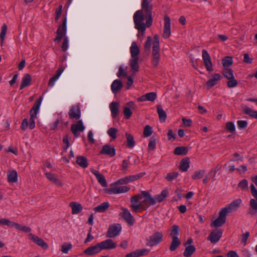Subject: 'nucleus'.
I'll return each instance as SVG.
<instances>
[{"mask_svg":"<svg viewBox=\"0 0 257 257\" xmlns=\"http://www.w3.org/2000/svg\"><path fill=\"white\" fill-rule=\"evenodd\" d=\"M131 208L133 211L146 210L151 205H155V201L149 191H143L131 198Z\"/></svg>","mask_w":257,"mask_h":257,"instance_id":"nucleus-1","label":"nucleus"},{"mask_svg":"<svg viewBox=\"0 0 257 257\" xmlns=\"http://www.w3.org/2000/svg\"><path fill=\"white\" fill-rule=\"evenodd\" d=\"M135 28L138 30L139 34L143 36L145 33L147 28L150 27L153 23V20L146 19V23L144 22L145 17L142 10H138L135 12L133 16Z\"/></svg>","mask_w":257,"mask_h":257,"instance_id":"nucleus-2","label":"nucleus"},{"mask_svg":"<svg viewBox=\"0 0 257 257\" xmlns=\"http://www.w3.org/2000/svg\"><path fill=\"white\" fill-rule=\"evenodd\" d=\"M42 99L43 98L42 96L40 97L39 99L35 102V104L30 110L31 116L28 124L31 130L33 129L35 127L34 118L36 117V115L39 111L40 106L42 101Z\"/></svg>","mask_w":257,"mask_h":257,"instance_id":"nucleus-3","label":"nucleus"},{"mask_svg":"<svg viewBox=\"0 0 257 257\" xmlns=\"http://www.w3.org/2000/svg\"><path fill=\"white\" fill-rule=\"evenodd\" d=\"M163 233L161 231H156L146 239V245L153 247L159 244L163 240Z\"/></svg>","mask_w":257,"mask_h":257,"instance_id":"nucleus-4","label":"nucleus"},{"mask_svg":"<svg viewBox=\"0 0 257 257\" xmlns=\"http://www.w3.org/2000/svg\"><path fill=\"white\" fill-rule=\"evenodd\" d=\"M152 44L153 48H160L159 36L155 35L154 37V41L152 42L151 37L149 36L145 42L144 48L145 51L150 52Z\"/></svg>","mask_w":257,"mask_h":257,"instance_id":"nucleus-5","label":"nucleus"},{"mask_svg":"<svg viewBox=\"0 0 257 257\" xmlns=\"http://www.w3.org/2000/svg\"><path fill=\"white\" fill-rule=\"evenodd\" d=\"M142 11L143 10L146 14V19L152 20V8L153 6L151 4V0H143L142 3Z\"/></svg>","mask_w":257,"mask_h":257,"instance_id":"nucleus-6","label":"nucleus"},{"mask_svg":"<svg viewBox=\"0 0 257 257\" xmlns=\"http://www.w3.org/2000/svg\"><path fill=\"white\" fill-rule=\"evenodd\" d=\"M227 213L222 209L219 212V216L213 222H211L210 225L211 227H220L223 225L226 219Z\"/></svg>","mask_w":257,"mask_h":257,"instance_id":"nucleus-7","label":"nucleus"},{"mask_svg":"<svg viewBox=\"0 0 257 257\" xmlns=\"http://www.w3.org/2000/svg\"><path fill=\"white\" fill-rule=\"evenodd\" d=\"M241 202L242 201L241 199H236L226 207L222 208V209L227 214L235 211L239 207Z\"/></svg>","mask_w":257,"mask_h":257,"instance_id":"nucleus-8","label":"nucleus"},{"mask_svg":"<svg viewBox=\"0 0 257 257\" xmlns=\"http://www.w3.org/2000/svg\"><path fill=\"white\" fill-rule=\"evenodd\" d=\"M66 18H65L61 25L59 26L57 30V36L54 39L55 42H60L63 36H65L66 33Z\"/></svg>","mask_w":257,"mask_h":257,"instance_id":"nucleus-9","label":"nucleus"},{"mask_svg":"<svg viewBox=\"0 0 257 257\" xmlns=\"http://www.w3.org/2000/svg\"><path fill=\"white\" fill-rule=\"evenodd\" d=\"M202 59L206 69L208 71H212L213 70V66L211 57L206 50H202Z\"/></svg>","mask_w":257,"mask_h":257,"instance_id":"nucleus-10","label":"nucleus"},{"mask_svg":"<svg viewBox=\"0 0 257 257\" xmlns=\"http://www.w3.org/2000/svg\"><path fill=\"white\" fill-rule=\"evenodd\" d=\"M171 35V20L169 16H165L164 18V26L163 29V37L168 38Z\"/></svg>","mask_w":257,"mask_h":257,"instance_id":"nucleus-11","label":"nucleus"},{"mask_svg":"<svg viewBox=\"0 0 257 257\" xmlns=\"http://www.w3.org/2000/svg\"><path fill=\"white\" fill-rule=\"evenodd\" d=\"M161 58L160 48H152L151 63L154 67H157Z\"/></svg>","mask_w":257,"mask_h":257,"instance_id":"nucleus-12","label":"nucleus"},{"mask_svg":"<svg viewBox=\"0 0 257 257\" xmlns=\"http://www.w3.org/2000/svg\"><path fill=\"white\" fill-rule=\"evenodd\" d=\"M122 211L120 213V215L126 221V222L131 225H133L134 223V219L131 214L130 211L125 208L121 209Z\"/></svg>","mask_w":257,"mask_h":257,"instance_id":"nucleus-13","label":"nucleus"},{"mask_svg":"<svg viewBox=\"0 0 257 257\" xmlns=\"http://www.w3.org/2000/svg\"><path fill=\"white\" fill-rule=\"evenodd\" d=\"M121 228V226L118 224L110 226L107 231V237L112 238L117 236L119 234Z\"/></svg>","mask_w":257,"mask_h":257,"instance_id":"nucleus-14","label":"nucleus"},{"mask_svg":"<svg viewBox=\"0 0 257 257\" xmlns=\"http://www.w3.org/2000/svg\"><path fill=\"white\" fill-rule=\"evenodd\" d=\"M29 236L33 242L41 246L43 249H47L48 248V244L42 238L32 233H30Z\"/></svg>","mask_w":257,"mask_h":257,"instance_id":"nucleus-15","label":"nucleus"},{"mask_svg":"<svg viewBox=\"0 0 257 257\" xmlns=\"http://www.w3.org/2000/svg\"><path fill=\"white\" fill-rule=\"evenodd\" d=\"M222 234V231L220 230L213 231L208 236L207 239L212 243H216L219 240Z\"/></svg>","mask_w":257,"mask_h":257,"instance_id":"nucleus-16","label":"nucleus"},{"mask_svg":"<svg viewBox=\"0 0 257 257\" xmlns=\"http://www.w3.org/2000/svg\"><path fill=\"white\" fill-rule=\"evenodd\" d=\"M101 250L99 243H98L94 246H91L87 248L84 251V253L87 255L92 256L100 252Z\"/></svg>","mask_w":257,"mask_h":257,"instance_id":"nucleus-17","label":"nucleus"},{"mask_svg":"<svg viewBox=\"0 0 257 257\" xmlns=\"http://www.w3.org/2000/svg\"><path fill=\"white\" fill-rule=\"evenodd\" d=\"M68 114L70 118L79 119L81 116L79 106L77 105H73L70 109Z\"/></svg>","mask_w":257,"mask_h":257,"instance_id":"nucleus-18","label":"nucleus"},{"mask_svg":"<svg viewBox=\"0 0 257 257\" xmlns=\"http://www.w3.org/2000/svg\"><path fill=\"white\" fill-rule=\"evenodd\" d=\"M130 190L129 187L124 186L121 187H112L107 190V193L109 194H119L125 193Z\"/></svg>","mask_w":257,"mask_h":257,"instance_id":"nucleus-19","label":"nucleus"},{"mask_svg":"<svg viewBox=\"0 0 257 257\" xmlns=\"http://www.w3.org/2000/svg\"><path fill=\"white\" fill-rule=\"evenodd\" d=\"M71 130L74 135L77 137L79 136L78 132H83L84 130V126L83 125L82 120H78L76 124L71 125Z\"/></svg>","mask_w":257,"mask_h":257,"instance_id":"nucleus-20","label":"nucleus"},{"mask_svg":"<svg viewBox=\"0 0 257 257\" xmlns=\"http://www.w3.org/2000/svg\"><path fill=\"white\" fill-rule=\"evenodd\" d=\"M99 245L101 250L113 249L116 246V243L110 239H108L99 242Z\"/></svg>","mask_w":257,"mask_h":257,"instance_id":"nucleus-21","label":"nucleus"},{"mask_svg":"<svg viewBox=\"0 0 257 257\" xmlns=\"http://www.w3.org/2000/svg\"><path fill=\"white\" fill-rule=\"evenodd\" d=\"M91 172L96 177L98 182L102 187H106L107 186L105 177L102 174L93 169H91Z\"/></svg>","mask_w":257,"mask_h":257,"instance_id":"nucleus-22","label":"nucleus"},{"mask_svg":"<svg viewBox=\"0 0 257 257\" xmlns=\"http://www.w3.org/2000/svg\"><path fill=\"white\" fill-rule=\"evenodd\" d=\"M149 252V250L145 248L137 249L126 254L125 257H140L148 254Z\"/></svg>","mask_w":257,"mask_h":257,"instance_id":"nucleus-23","label":"nucleus"},{"mask_svg":"<svg viewBox=\"0 0 257 257\" xmlns=\"http://www.w3.org/2000/svg\"><path fill=\"white\" fill-rule=\"evenodd\" d=\"M100 153L113 157L115 155V149L110 145H106L103 146Z\"/></svg>","mask_w":257,"mask_h":257,"instance_id":"nucleus-24","label":"nucleus"},{"mask_svg":"<svg viewBox=\"0 0 257 257\" xmlns=\"http://www.w3.org/2000/svg\"><path fill=\"white\" fill-rule=\"evenodd\" d=\"M44 171L45 172V175L46 178L51 182L54 183L56 185L59 187H62L63 183L60 180L58 179L55 176L54 174L48 172L46 168L44 169Z\"/></svg>","mask_w":257,"mask_h":257,"instance_id":"nucleus-25","label":"nucleus"},{"mask_svg":"<svg viewBox=\"0 0 257 257\" xmlns=\"http://www.w3.org/2000/svg\"><path fill=\"white\" fill-rule=\"evenodd\" d=\"M221 76L219 74H214L212 75L211 78L209 79L206 84L208 88H210L214 86L218 81L221 79Z\"/></svg>","mask_w":257,"mask_h":257,"instance_id":"nucleus-26","label":"nucleus"},{"mask_svg":"<svg viewBox=\"0 0 257 257\" xmlns=\"http://www.w3.org/2000/svg\"><path fill=\"white\" fill-rule=\"evenodd\" d=\"M157 98V94L155 92H152L147 93L137 99L139 101H154Z\"/></svg>","mask_w":257,"mask_h":257,"instance_id":"nucleus-27","label":"nucleus"},{"mask_svg":"<svg viewBox=\"0 0 257 257\" xmlns=\"http://www.w3.org/2000/svg\"><path fill=\"white\" fill-rule=\"evenodd\" d=\"M64 70V68L63 67H60L59 68V69L57 70L56 73L55 75H54L49 81L48 82V86L52 87L56 82V81L59 78L60 76L61 75L62 72H63Z\"/></svg>","mask_w":257,"mask_h":257,"instance_id":"nucleus-28","label":"nucleus"},{"mask_svg":"<svg viewBox=\"0 0 257 257\" xmlns=\"http://www.w3.org/2000/svg\"><path fill=\"white\" fill-rule=\"evenodd\" d=\"M119 104L117 102H112L109 104V108L111 111L112 117L114 118H116L119 112Z\"/></svg>","mask_w":257,"mask_h":257,"instance_id":"nucleus-29","label":"nucleus"},{"mask_svg":"<svg viewBox=\"0 0 257 257\" xmlns=\"http://www.w3.org/2000/svg\"><path fill=\"white\" fill-rule=\"evenodd\" d=\"M123 85L120 80L116 79L113 81L111 85V89L113 93H116L122 87Z\"/></svg>","mask_w":257,"mask_h":257,"instance_id":"nucleus-30","label":"nucleus"},{"mask_svg":"<svg viewBox=\"0 0 257 257\" xmlns=\"http://www.w3.org/2000/svg\"><path fill=\"white\" fill-rule=\"evenodd\" d=\"M130 52L132 58H138V56L140 53V49L136 42L132 43L130 47Z\"/></svg>","mask_w":257,"mask_h":257,"instance_id":"nucleus-31","label":"nucleus"},{"mask_svg":"<svg viewBox=\"0 0 257 257\" xmlns=\"http://www.w3.org/2000/svg\"><path fill=\"white\" fill-rule=\"evenodd\" d=\"M168 191L166 189L163 190L160 194L153 197V199L155 201V204L157 202L160 203L163 201L168 196Z\"/></svg>","mask_w":257,"mask_h":257,"instance_id":"nucleus-32","label":"nucleus"},{"mask_svg":"<svg viewBox=\"0 0 257 257\" xmlns=\"http://www.w3.org/2000/svg\"><path fill=\"white\" fill-rule=\"evenodd\" d=\"M250 208L248 210V213L251 215H255L257 214V201L254 199H251L249 202Z\"/></svg>","mask_w":257,"mask_h":257,"instance_id":"nucleus-33","label":"nucleus"},{"mask_svg":"<svg viewBox=\"0 0 257 257\" xmlns=\"http://www.w3.org/2000/svg\"><path fill=\"white\" fill-rule=\"evenodd\" d=\"M72 208V213L73 214H78L82 210L81 205L76 202H72L69 204Z\"/></svg>","mask_w":257,"mask_h":257,"instance_id":"nucleus-34","label":"nucleus"},{"mask_svg":"<svg viewBox=\"0 0 257 257\" xmlns=\"http://www.w3.org/2000/svg\"><path fill=\"white\" fill-rule=\"evenodd\" d=\"M139 58H132L130 60V65L131 70L135 73L139 71Z\"/></svg>","mask_w":257,"mask_h":257,"instance_id":"nucleus-35","label":"nucleus"},{"mask_svg":"<svg viewBox=\"0 0 257 257\" xmlns=\"http://www.w3.org/2000/svg\"><path fill=\"white\" fill-rule=\"evenodd\" d=\"M31 81V76L29 74H25L22 78L20 89L30 85Z\"/></svg>","mask_w":257,"mask_h":257,"instance_id":"nucleus-36","label":"nucleus"},{"mask_svg":"<svg viewBox=\"0 0 257 257\" xmlns=\"http://www.w3.org/2000/svg\"><path fill=\"white\" fill-rule=\"evenodd\" d=\"M190 160L188 158H185L182 159L180 162L179 167L180 170L182 172H186L189 168Z\"/></svg>","mask_w":257,"mask_h":257,"instance_id":"nucleus-37","label":"nucleus"},{"mask_svg":"<svg viewBox=\"0 0 257 257\" xmlns=\"http://www.w3.org/2000/svg\"><path fill=\"white\" fill-rule=\"evenodd\" d=\"M157 112L158 113L159 119L161 122H164L167 117V114L165 111L163 110L161 105H158L157 106Z\"/></svg>","mask_w":257,"mask_h":257,"instance_id":"nucleus-38","label":"nucleus"},{"mask_svg":"<svg viewBox=\"0 0 257 257\" xmlns=\"http://www.w3.org/2000/svg\"><path fill=\"white\" fill-rule=\"evenodd\" d=\"M76 163L81 167L85 168L88 166V163L87 159L83 156H78L76 159Z\"/></svg>","mask_w":257,"mask_h":257,"instance_id":"nucleus-39","label":"nucleus"},{"mask_svg":"<svg viewBox=\"0 0 257 257\" xmlns=\"http://www.w3.org/2000/svg\"><path fill=\"white\" fill-rule=\"evenodd\" d=\"M109 204L108 202H103L94 207L93 210L96 212H103L109 207Z\"/></svg>","mask_w":257,"mask_h":257,"instance_id":"nucleus-40","label":"nucleus"},{"mask_svg":"<svg viewBox=\"0 0 257 257\" xmlns=\"http://www.w3.org/2000/svg\"><path fill=\"white\" fill-rule=\"evenodd\" d=\"M125 137L126 138L127 147L132 148L134 147L135 142L134 141L133 136L130 133H126Z\"/></svg>","mask_w":257,"mask_h":257,"instance_id":"nucleus-41","label":"nucleus"},{"mask_svg":"<svg viewBox=\"0 0 257 257\" xmlns=\"http://www.w3.org/2000/svg\"><path fill=\"white\" fill-rule=\"evenodd\" d=\"M195 247L193 245H189L186 246L183 252L184 256L185 257H190L195 251Z\"/></svg>","mask_w":257,"mask_h":257,"instance_id":"nucleus-42","label":"nucleus"},{"mask_svg":"<svg viewBox=\"0 0 257 257\" xmlns=\"http://www.w3.org/2000/svg\"><path fill=\"white\" fill-rule=\"evenodd\" d=\"M180 244L181 241L179 238H172V240L169 247L170 251H174Z\"/></svg>","mask_w":257,"mask_h":257,"instance_id":"nucleus-43","label":"nucleus"},{"mask_svg":"<svg viewBox=\"0 0 257 257\" xmlns=\"http://www.w3.org/2000/svg\"><path fill=\"white\" fill-rule=\"evenodd\" d=\"M8 181L11 183L17 181V173L16 171H13L8 173Z\"/></svg>","mask_w":257,"mask_h":257,"instance_id":"nucleus-44","label":"nucleus"},{"mask_svg":"<svg viewBox=\"0 0 257 257\" xmlns=\"http://www.w3.org/2000/svg\"><path fill=\"white\" fill-rule=\"evenodd\" d=\"M205 173V171L204 170L196 171L192 176V179L193 180L200 179L204 177Z\"/></svg>","mask_w":257,"mask_h":257,"instance_id":"nucleus-45","label":"nucleus"},{"mask_svg":"<svg viewBox=\"0 0 257 257\" xmlns=\"http://www.w3.org/2000/svg\"><path fill=\"white\" fill-rule=\"evenodd\" d=\"M188 149L185 147H179L175 148L174 154L177 155H185L187 153Z\"/></svg>","mask_w":257,"mask_h":257,"instance_id":"nucleus-46","label":"nucleus"},{"mask_svg":"<svg viewBox=\"0 0 257 257\" xmlns=\"http://www.w3.org/2000/svg\"><path fill=\"white\" fill-rule=\"evenodd\" d=\"M222 74L225 78L228 79L234 78L233 72L229 68H224V70L222 71Z\"/></svg>","mask_w":257,"mask_h":257,"instance_id":"nucleus-47","label":"nucleus"},{"mask_svg":"<svg viewBox=\"0 0 257 257\" xmlns=\"http://www.w3.org/2000/svg\"><path fill=\"white\" fill-rule=\"evenodd\" d=\"M232 58L226 56L222 60V65L224 68H228L232 64Z\"/></svg>","mask_w":257,"mask_h":257,"instance_id":"nucleus-48","label":"nucleus"},{"mask_svg":"<svg viewBox=\"0 0 257 257\" xmlns=\"http://www.w3.org/2000/svg\"><path fill=\"white\" fill-rule=\"evenodd\" d=\"M179 235V226L176 225H174L172 226L171 232L170 235L172 238H178V235Z\"/></svg>","mask_w":257,"mask_h":257,"instance_id":"nucleus-49","label":"nucleus"},{"mask_svg":"<svg viewBox=\"0 0 257 257\" xmlns=\"http://www.w3.org/2000/svg\"><path fill=\"white\" fill-rule=\"evenodd\" d=\"M7 31V26L6 24H4L1 28V32L0 33V39L1 40V45H3L5 35L6 34Z\"/></svg>","mask_w":257,"mask_h":257,"instance_id":"nucleus-50","label":"nucleus"},{"mask_svg":"<svg viewBox=\"0 0 257 257\" xmlns=\"http://www.w3.org/2000/svg\"><path fill=\"white\" fill-rule=\"evenodd\" d=\"M238 187L243 191L248 190V184L246 179L241 180L238 184Z\"/></svg>","mask_w":257,"mask_h":257,"instance_id":"nucleus-51","label":"nucleus"},{"mask_svg":"<svg viewBox=\"0 0 257 257\" xmlns=\"http://www.w3.org/2000/svg\"><path fill=\"white\" fill-rule=\"evenodd\" d=\"M146 174L145 172H142L138 174L127 176L128 182H133L142 178Z\"/></svg>","mask_w":257,"mask_h":257,"instance_id":"nucleus-52","label":"nucleus"},{"mask_svg":"<svg viewBox=\"0 0 257 257\" xmlns=\"http://www.w3.org/2000/svg\"><path fill=\"white\" fill-rule=\"evenodd\" d=\"M14 227L18 230H22L25 232H29L31 231V229L30 227L26 226H21L20 224L16 222L15 223Z\"/></svg>","mask_w":257,"mask_h":257,"instance_id":"nucleus-53","label":"nucleus"},{"mask_svg":"<svg viewBox=\"0 0 257 257\" xmlns=\"http://www.w3.org/2000/svg\"><path fill=\"white\" fill-rule=\"evenodd\" d=\"M179 173L177 172L169 173L167 174L165 179L168 181H172L173 180L176 179Z\"/></svg>","mask_w":257,"mask_h":257,"instance_id":"nucleus-54","label":"nucleus"},{"mask_svg":"<svg viewBox=\"0 0 257 257\" xmlns=\"http://www.w3.org/2000/svg\"><path fill=\"white\" fill-rule=\"evenodd\" d=\"M118 132V130L117 128L114 127H110L107 131V134L110 136L112 139H115L116 138V134Z\"/></svg>","mask_w":257,"mask_h":257,"instance_id":"nucleus-55","label":"nucleus"},{"mask_svg":"<svg viewBox=\"0 0 257 257\" xmlns=\"http://www.w3.org/2000/svg\"><path fill=\"white\" fill-rule=\"evenodd\" d=\"M15 222L11 221L6 218L0 219V224L2 225H7L10 227H14Z\"/></svg>","mask_w":257,"mask_h":257,"instance_id":"nucleus-56","label":"nucleus"},{"mask_svg":"<svg viewBox=\"0 0 257 257\" xmlns=\"http://www.w3.org/2000/svg\"><path fill=\"white\" fill-rule=\"evenodd\" d=\"M153 133L152 128L149 125H146L144 130V135L145 137H150Z\"/></svg>","mask_w":257,"mask_h":257,"instance_id":"nucleus-57","label":"nucleus"},{"mask_svg":"<svg viewBox=\"0 0 257 257\" xmlns=\"http://www.w3.org/2000/svg\"><path fill=\"white\" fill-rule=\"evenodd\" d=\"M71 243L63 244L61 246V251L64 253H67L68 251L72 248Z\"/></svg>","mask_w":257,"mask_h":257,"instance_id":"nucleus-58","label":"nucleus"},{"mask_svg":"<svg viewBox=\"0 0 257 257\" xmlns=\"http://www.w3.org/2000/svg\"><path fill=\"white\" fill-rule=\"evenodd\" d=\"M249 236V232L247 231L243 233L241 235V243L245 246L247 244V240Z\"/></svg>","mask_w":257,"mask_h":257,"instance_id":"nucleus-59","label":"nucleus"},{"mask_svg":"<svg viewBox=\"0 0 257 257\" xmlns=\"http://www.w3.org/2000/svg\"><path fill=\"white\" fill-rule=\"evenodd\" d=\"M123 113L126 119L130 118L132 114V112L130 108L126 106L124 107Z\"/></svg>","mask_w":257,"mask_h":257,"instance_id":"nucleus-60","label":"nucleus"},{"mask_svg":"<svg viewBox=\"0 0 257 257\" xmlns=\"http://www.w3.org/2000/svg\"><path fill=\"white\" fill-rule=\"evenodd\" d=\"M229 80L227 82V85L229 88H233L237 86L238 82L234 78L229 79Z\"/></svg>","mask_w":257,"mask_h":257,"instance_id":"nucleus-61","label":"nucleus"},{"mask_svg":"<svg viewBox=\"0 0 257 257\" xmlns=\"http://www.w3.org/2000/svg\"><path fill=\"white\" fill-rule=\"evenodd\" d=\"M128 159H130V157H128ZM130 164V161L129 160H124L122 161V163L121 165V170L123 172H125L127 170L128 166Z\"/></svg>","mask_w":257,"mask_h":257,"instance_id":"nucleus-62","label":"nucleus"},{"mask_svg":"<svg viewBox=\"0 0 257 257\" xmlns=\"http://www.w3.org/2000/svg\"><path fill=\"white\" fill-rule=\"evenodd\" d=\"M156 141L154 138H151L148 144V150H153L156 148Z\"/></svg>","mask_w":257,"mask_h":257,"instance_id":"nucleus-63","label":"nucleus"},{"mask_svg":"<svg viewBox=\"0 0 257 257\" xmlns=\"http://www.w3.org/2000/svg\"><path fill=\"white\" fill-rule=\"evenodd\" d=\"M226 129L229 132L232 133L235 131V127L234 124L232 122H228L226 124Z\"/></svg>","mask_w":257,"mask_h":257,"instance_id":"nucleus-64","label":"nucleus"}]
</instances>
